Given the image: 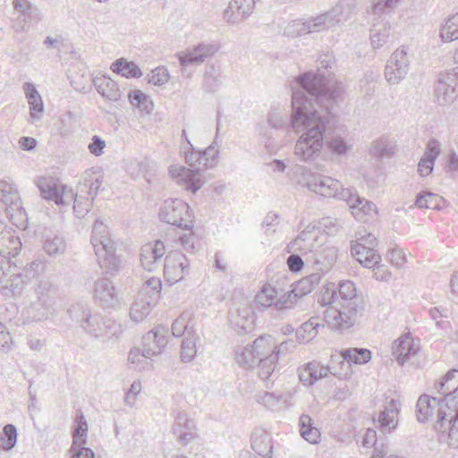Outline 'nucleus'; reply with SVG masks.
I'll use <instances>...</instances> for the list:
<instances>
[{
	"instance_id": "f257e3e1",
	"label": "nucleus",
	"mask_w": 458,
	"mask_h": 458,
	"mask_svg": "<svg viewBox=\"0 0 458 458\" xmlns=\"http://www.w3.org/2000/svg\"><path fill=\"white\" fill-rule=\"evenodd\" d=\"M319 64L316 72L300 74L296 78L299 89L293 90L292 126L295 131H303L295 143L294 154L304 162L320 155L325 136L333 126V110L344 100V84L323 71L331 67L330 59Z\"/></svg>"
},
{
	"instance_id": "f03ea898",
	"label": "nucleus",
	"mask_w": 458,
	"mask_h": 458,
	"mask_svg": "<svg viewBox=\"0 0 458 458\" xmlns=\"http://www.w3.org/2000/svg\"><path fill=\"white\" fill-rule=\"evenodd\" d=\"M90 242L106 275L95 282L94 298L103 308H114L119 302L118 293L107 276H114L118 274L122 267V259L115 252V243L110 238L107 226L100 219L93 224Z\"/></svg>"
},
{
	"instance_id": "7ed1b4c3",
	"label": "nucleus",
	"mask_w": 458,
	"mask_h": 458,
	"mask_svg": "<svg viewBox=\"0 0 458 458\" xmlns=\"http://www.w3.org/2000/svg\"><path fill=\"white\" fill-rule=\"evenodd\" d=\"M70 317L81 324L84 331L97 341L106 343L121 333V327L113 318L100 313H91L81 304L68 310Z\"/></svg>"
},
{
	"instance_id": "20e7f679",
	"label": "nucleus",
	"mask_w": 458,
	"mask_h": 458,
	"mask_svg": "<svg viewBox=\"0 0 458 458\" xmlns=\"http://www.w3.org/2000/svg\"><path fill=\"white\" fill-rule=\"evenodd\" d=\"M344 7L341 4H336L328 12L318 15L310 20H294L287 24L284 34L287 37H301L307 34L319 32L329 29L335 24L346 21V17L343 16Z\"/></svg>"
},
{
	"instance_id": "39448f33",
	"label": "nucleus",
	"mask_w": 458,
	"mask_h": 458,
	"mask_svg": "<svg viewBox=\"0 0 458 458\" xmlns=\"http://www.w3.org/2000/svg\"><path fill=\"white\" fill-rule=\"evenodd\" d=\"M184 156L186 164L191 169L183 166L178 168L171 166L169 173L172 176L181 177L186 184V189L192 193H196L204 184V177L200 174V170L204 169L200 150L190 144L189 149L184 150Z\"/></svg>"
},
{
	"instance_id": "423d86ee",
	"label": "nucleus",
	"mask_w": 458,
	"mask_h": 458,
	"mask_svg": "<svg viewBox=\"0 0 458 458\" xmlns=\"http://www.w3.org/2000/svg\"><path fill=\"white\" fill-rule=\"evenodd\" d=\"M269 337L260 335L250 345L243 348L241 353L236 354L237 363L243 369H250L259 366V377L265 382L268 381L273 374L264 375L263 363L271 351L272 345L267 344Z\"/></svg>"
},
{
	"instance_id": "0eeeda50",
	"label": "nucleus",
	"mask_w": 458,
	"mask_h": 458,
	"mask_svg": "<svg viewBox=\"0 0 458 458\" xmlns=\"http://www.w3.org/2000/svg\"><path fill=\"white\" fill-rule=\"evenodd\" d=\"M158 216L161 221L184 230H191L194 226L189 205L179 199L165 200Z\"/></svg>"
},
{
	"instance_id": "6e6552de",
	"label": "nucleus",
	"mask_w": 458,
	"mask_h": 458,
	"mask_svg": "<svg viewBox=\"0 0 458 458\" xmlns=\"http://www.w3.org/2000/svg\"><path fill=\"white\" fill-rule=\"evenodd\" d=\"M364 311V305L362 304H338L327 308L325 310L324 316L327 325L335 330H345L352 327L359 316H361Z\"/></svg>"
},
{
	"instance_id": "1a4fd4ad",
	"label": "nucleus",
	"mask_w": 458,
	"mask_h": 458,
	"mask_svg": "<svg viewBox=\"0 0 458 458\" xmlns=\"http://www.w3.org/2000/svg\"><path fill=\"white\" fill-rule=\"evenodd\" d=\"M377 242L372 233L358 232L356 240L351 242V252L364 267H374L381 262V256L375 250Z\"/></svg>"
},
{
	"instance_id": "9d476101",
	"label": "nucleus",
	"mask_w": 458,
	"mask_h": 458,
	"mask_svg": "<svg viewBox=\"0 0 458 458\" xmlns=\"http://www.w3.org/2000/svg\"><path fill=\"white\" fill-rule=\"evenodd\" d=\"M410 57L404 47L396 49L390 56L385 68L386 80L390 84H398L403 81L410 68Z\"/></svg>"
},
{
	"instance_id": "9b49d317",
	"label": "nucleus",
	"mask_w": 458,
	"mask_h": 458,
	"mask_svg": "<svg viewBox=\"0 0 458 458\" xmlns=\"http://www.w3.org/2000/svg\"><path fill=\"white\" fill-rule=\"evenodd\" d=\"M434 93L439 106H445L456 98L458 96V67L439 75Z\"/></svg>"
},
{
	"instance_id": "f8f14e48",
	"label": "nucleus",
	"mask_w": 458,
	"mask_h": 458,
	"mask_svg": "<svg viewBox=\"0 0 458 458\" xmlns=\"http://www.w3.org/2000/svg\"><path fill=\"white\" fill-rule=\"evenodd\" d=\"M0 202L5 208L10 220L22 219L26 216L21 199L16 186L6 181H0Z\"/></svg>"
},
{
	"instance_id": "ddd939ff",
	"label": "nucleus",
	"mask_w": 458,
	"mask_h": 458,
	"mask_svg": "<svg viewBox=\"0 0 458 458\" xmlns=\"http://www.w3.org/2000/svg\"><path fill=\"white\" fill-rule=\"evenodd\" d=\"M189 260L184 254L174 251L166 255L164 264V276L170 285L182 280L189 274Z\"/></svg>"
},
{
	"instance_id": "4468645a",
	"label": "nucleus",
	"mask_w": 458,
	"mask_h": 458,
	"mask_svg": "<svg viewBox=\"0 0 458 458\" xmlns=\"http://www.w3.org/2000/svg\"><path fill=\"white\" fill-rule=\"evenodd\" d=\"M88 423L82 412H77L73 428V443L70 448L71 458H95V453L85 447L88 434Z\"/></svg>"
},
{
	"instance_id": "2eb2a0df",
	"label": "nucleus",
	"mask_w": 458,
	"mask_h": 458,
	"mask_svg": "<svg viewBox=\"0 0 458 458\" xmlns=\"http://www.w3.org/2000/svg\"><path fill=\"white\" fill-rule=\"evenodd\" d=\"M37 186L40 196L57 206L67 205L68 193L65 192V186L58 179L54 177H40L37 181Z\"/></svg>"
},
{
	"instance_id": "dca6fc26",
	"label": "nucleus",
	"mask_w": 458,
	"mask_h": 458,
	"mask_svg": "<svg viewBox=\"0 0 458 458\" xmlns=\"http://www.w3.org/2000/svg\"><path fill=\"white\" fill-rule=\"evenodd\" d=\"M324 242H320L314 247V250L308 251L306 262L310 264L313 270L325 274L334 266L337 258V250L335 247H325L318 250Z\"/></svg>"
},
{
	"instance_id": "f3484780",
	"label": "nucleus",
	"mask_w": 458,
	"mask_h": 458,
	"mask_svg": "<svg viewBox=\"0 0 458 458\" xmlns=\"http://www.w3.org/2000/svg\"><path fill=\"white\" fill-rule=\"evenodd\" d=\"M457 391V386H454L448 393L445 394L444 398H432L434 403L438 407L437 420L436 429L440 432L448 431V420L458 410V402L454 394Z\"/></svg>"
},
{
	"instance_id": "a211bd4d",
	"label": "nucleus",
	"mask_w": 458,
	"mask_h": 458,
	"mask_svg": "<svg viewBox=\"0 0 458 458\" xmlns=\"http://www.w3.org/2000/svg\"><path fill=\"white\" fill-rule=\"evenodd\" d=\"M218 50L217 47L209 43H199L192 48L176 53L179 64L185 69L190 65H199Z\"/></svg>"
},
{
	"instance_id": "6ab92c4d",
	"label": "nucleus",
	"mask_w": 458,
	"mask_h": 458,
	"mask_svg": "<svg viewBox=\"0 0 458 458\" xmlns=\"http://www.w3.org/2000/svg\"><path fill=\"white\" fill-rule=\"evenodd\" d=\"M318 233L317 225L310 224L308 225L303 231H301L299 235L292 241L287 248L289 251H301L302 254L307 255L308 251L314 250V247L318 245L320 242H325L326 235Z\"/></svg>"
},
{
	"instance_id": "aec40b11",
	"label": "nucleus",
	"mask_w": 458,
	"mask_h": 458,
	"mask_svg": "<svg viewBox=\"0 0 458 458\" xmlns=\"http://www.w3.org/2000/svg\"><path fill=\"white\" fill-rule=\"evenodd\" d=\"M168 330L165 327H157L142 337V356L150 358L160 354L167 344Z\"/></svg>"
},
{
	"instance_id": "412c9836",
	"label": "nucleus",
	"mask_w": 458,
	"mask_h": 458,
	"mask_svg": "<svg viewBox=\"0 0 458 458\" xmlns=\"http://www.w3.org/2000/svg\"><path fill=\"white\" fill-rule=\"evenodd\" d=\"M173 434L182 445H187L198 437L196 423L186 413L178 412L173 426Z\"/></svg>"
},
{
	"instance_id": "4be33fe9",
	"label": "nucleus",
	"mask_w": 458,
	"mask_h": 458,
	"mask_svg": "<svg viewBox=\"0 0 458 458\" xmlns=\"http://www.w3.org/2000/svg\"><path fill=\"white\" fill-rule=\"evenodd\" d=\"M307 185L310 191L326 198H332L341 188L339 181L322 174H312Z\"/></svg>"
},
{
	"instance_id": "5701e85b",
	"label": "nucleus",
	"mask_w": 458,
	"mask_h": 458,
	"mask_svg": "<svg viewBox=\"0 0 458 458\" xmlns=\"http://www.w3.org/2000/svg\"><path fill=\"white\" fill-rule=\"evenodd\" d=\"M269 337L267 340V344L272 345L271 351L267 353V359L264 360L263 374L267 376L269 374H273L275 371L276 364L280 357V355H284L288 351L295 348V343L293 340H287L282 342L279 345H276L275 341L273 340L271 335H266Z\"/></svg>"
},
{
	"instance_id": "b1692460",
	"label": "nucleus",
	"mask_w": 458,
	"mask_h": 458,
	"mask_svg": "<svg viewBox=\"0 0 458 458\" xmlns=\"http://www.w3.org/2000/svg\"><path fill=\"white\" fill-rule=\"evenodd\" d=\"M416 353L417 349L410 335H402L393 343L392 354L401 366Z\"/></svg>"
},
{
	"instance_id": "393cba45",
	"label": "nucleus",
	"mask_w": 458,
	"mask_h": 458,
	"mask_svg": "<svg viewBox=\"0 0 458 458\" xmlns=\"http://www.w3.org/2000/svg\"><path fill=\"white\" fill-rule=\"evenodd\" d=\"M92 84L98 93L108 101L116 102L122 98V91L117 82L108 76L102 75L94 77L92 79Z\"/></svg>"
},
{
	"instance_id": "a878e982",
	"label": "nucleus",
	"mask_w": 458,
	"mask_h": 458,
	"mask_svg": "<svg viewBox=\"0 0 458 458\" xmlns=\"http://www.w3.org/2000/svg\"><path fill=\"white\" fill-rule=\"evenodd\" d=\"M398 413L399 403L394 399L388 402L385 409L378 413L377 421L384 435L391 433L397 427Z\"/></svg>"
},
{
	"instance_id": "bb28decb",
	"label": "nucleus",
	"mask_w": 458,
	"mask_h": 458,
	"mask_svg": "<svg viewBox=\"0 0 458 458\" xmlns=\"http://www.w3.org/2000/svg\"><path fill=\"white\" fill-rule=\"evenodd\" d=\"M231 323L237 328L239 334H245L253 329L254 313L252 310L244 306L236 311L230 312Z\"/></svg>"
},
{
	"instance_id": "cd10ccee",
	"label": "nucleus",
	"mask_w": 458,
	"mask_h": 458,
	"mask_svg": "<svg viewBox=\"0 0 458 458\" xmlns=\"http://www.w3.org/2000/svg\"><path fill=\"white\" fill-rule=\"evenodd\" d=\"M13 6L19 13V21L24 25L41 20L40 10L29 0H13Z\"/></svg>"
},
{
	"instance_id": "c85d7f7f",
	"label": "nucleus",
	"mask_w": 458,
	"mask_h": 458,
	"mask_svg": "<svg viewBox=\"0 0 458 458\" xmlns=\"http://www.w3.org/2000/svg\"><path fill=\"white\" fill-rule=\"evenodd\" d=\"M439 155L438 142L436 140L429 141L423 157L418 164V173L420 176L425 177L432 173L435 161Z\"/></svg>"
},
{
	"instance_id": "c756f323",
	"label": "nucleus",
	"mask_w": 458,
	"mask_h": 458,
	"mask_svg": "<svg viewBox=\"0 0 458 458\" xmlns=\"http://www.w3.org/2000/svg\"><path fill=\"white\" fill-rule=\"evenodd\" d=\"M23 89L30 105V114L33 120H38L44 113V104L36 86L30 82L23 85Z\"/></svg>"
},
{
	"instance_id": "7c9ffc66",
	"label": "nucleus",
	"mask_w": 458,
	"mask_h": 458,
	"mask_svg": "<svg viewBox=\"0 0 458 458\" xmlns=\"http://www.w3.org/2000/svg\"><path fill=\"white\" fill-rule=\"evenodd\" d=\"M337 294L341 304H362L364 301L357 293V289L353 282L350 280L342 281L338 284Z\"/></svg>"
},
{
	"instance_id": "2f4dec72",
	"label": "nucleus",
	"mask_w": 458,
	"mask_h": 458,
	"mask_svg": "<svg viewBox=\"0 0 458 458\" xmlns=\"http://www.w3.org/2000/svg\"><path fill=\"white\" fill-rule=\"evenodd\" d=\"M18 245L21 247V242L18 238L12 235L6 229V225L0 221V256L5 258L6 255L14 256L17 254Z\"/></svg>"
},
{
	"instance_id": "473e14b6",
	"label": "nucleus",
	"mask_w": 458,
	"mask_h": 458,
	"mask_svg": "<svg viewBox=\"0 0 458 458\" xmlns=\"http://www.w3.org/2000/svg\"><path fill=\"white\" fill-rule=\"evenodd\" d=\"M251 448L261 457H271L273 445L270 436L264 431L255 432L251 436Z\"/></svg>"
},
{
	"instance_id": "72a5a7b5",
	"label": "nucleus",
	"mask_w": 458,
	"mask_h": 458,
	"mask_svg": "<svg viewBox=\"0 0 458 458\" xmlns=\"http://www.w3.org/2000/svg\"><path fill=\"white\" fill-rule=\"evenodd\" d=\"M301 436L310 444H318L320 439V431L314 427L313 420L307 414H301L299 420Z\"/></svg>"
},
{
	"instance_id": "f704fd0d",
	"label": "nucleus",
	"mask_w": 458,
	"mask_h": 458,
	"mask_svg": "<svg viewBox=\"0 0 458 458\" xmlns=\"http://www.w3.org/2000/svg\"><path fill=\"white\" fill-rule=\"evenodd\" d=\"M102 176L98 173H86V176L84 178V182L80 184L78 190H84L83 195L90 199L91 201L95 199L98 193L104 189L102 186Z\"/></svg>"
},
{
	"instance_id": "c9c22d12",
	"label": "nucleus",
	"mask_w": 458,
	"mask_h": 458,
	"mask_svg": "<svg viewBox=\"0 0 458 458\" xmlns=\"http://www.w3.org/2000/svg\"><path fill=\"white\" fill-rule=\"evenodd\" d=\"M111 70L125 78H140L142 76L140 68L133 62L119 58L111 64Z\"/></svg>"
},
{
	"instance_id": "e433bc0d",
	"label": "nucleus",
	"mask_w": 458,
	"mask_h": 458,
	"mask_svg": "<svg viewBox=\"0 0 458 458\" xmlns=\"http://www.w3.org/2000/svg\"><path fill=\"white\" fill-rule=\"evenodd\" d=\"M157 301H152L151 299L148 297L140 296L136 300V301L131 305L130 317L135 322H140L146 318L153 306L157 304Z\"/></svg>"
},
{
	"instance_id": "4c0bfd02",
	"label": "nucleus",
	"mask_w": 458,
	"mask_h": 458,
	"mask_svg": "<svg viewBox=\"0 0 458 458\" xmlns=\"http://www.w3.org/2000/svg\"><path fill=\"white\" fill-rule=\"evenodd\" d=\"M358 200L352 202L351 213L357 220H362L364 216H370L377 214V206L372 201L360 196Z\"/></svg>"
},
{
	"instance_id": "58836bf2",
	"label": "nucleus",
	"mask_w": 458,
	"mask_h": 458,
	"mask_svg": "<svg viewBox=\"0 0 458 458\" xmlns=\"http://www.w3.org/2000/svg\"><path fill=\"white\" fill-rule=\"evenodd\" d=\"M391 26L388 22L382 24H374L370 29V42L374 49H378L384 46L390 36Z\"/></svg>"
},
{
	"instance_id": "ea45409f",
	"label": "nucleus",
	"mask_w": 458,
	"mask_h": 458,
	"mask_svg": "<svg viewBox=\"0 0 458 458\" xmlns=\"http://www.w3.org/2000/svg\"><path fill=\"white\" fill-rule=\"evenodd\" d=\"M293 113V107L292 106V114H291L290 123H288L287 114L285 113L278 112V111L270 112L267 115V121L268 125L271 128H273L275 130H278V131H284L286 128H288V126H290L295 133H301V136L297 140V141H298L301 139V137L303 135V131H295L293 130V128L292 126Z\"/></svg>"
},
{
	"instance_id": "a19ab883",
	"label": "nucleus",
	"mask_w": 458,
	"mask_h": 458,
	"mask_svg": "<svg viewBox=\"0 0 458 458\" xmlns=\"http://www.w3.org/2000/svg\"><path fill=\"white\" fill-rule=\"evenodd\" d=\"M343 359L354 364H365L371 359V352L366 348H346L341 351Z\"/></svg>"
},
{
	"instance_id": "79ce46f5",
	"label": "nucleus",
	"mask_w": 458,
	"mask_h": 458,
	"mask_svg": "<svg viewBox=\"0 0 458 458\" xmlns=\"http://www.w3.org/2000/svg\"><path fill=\"white\" fill-rule=\"evenodd\" d=\"M433 397L428 394H422L420 396L417 404H416V415L417 420L424 423L426 422L430 416L433 414V411L436 407H437L433 400Z\"/></svg>"
},
{
	"instance_id": "37998d69",
	"label": "nucleus",
	"mask_w": 458,
	"mask_h": 458,
	"mask_svg": "<svg viewBox=\"0 0 458 458\" xmlns=\"http://www.w3.org/2000/svg\"><path fill=\"white\" fill-rule=\"evenodd\" d=\"M254 6L255 0H233L229 4L228 9L225 11V15L228 17V21L233 23L235 21L232 20V17L229 16V12H232V15L234 13H237L243 18H247L251 14Z\"/></svg>"
},
{
	"instance_id": "c03bdc74",
	"label": "nucleus",
	"mask_w": 458,
	"mask_h": 458,
	"mask_svg": "<svg viewBox=\"0 0 458 458\" xmlns=\"http://www.w3.org/2000/svg\"><path fill=\"white\" fill-rule=\"evenodd\" d=\"M84 190H78L77 193L73 196L72 193L68 194L67 205L73 199V211L77 217H83L89 211L91 206V200L83 195Z\"/></svg>"
},
{
	"instance_id": "a18cd8bd",
	"label": "nucleus",
	"mask_w": 458,
	"mask_h": 458,
	"mask_svg": "<svg viewBox=\"0 0 458 458\" xmlns=\"http://www.w3.org/2000/svg\"><path fill=\"white\" fill-rule=\"evenodd\" d=\"M318 301L323 307L328 306L327 308L340 304L336 284L335 283H328L323 286L319 293Z\"/></svg>"
},
{
	"instance_id": "49530a36",
	"label": "nucleus",
	"mask_w": 458,
	"mask_h": 458,
	"mask_svg": "<svg viewBox=\"0 0 458 458\" xmlns=\"http://www.w3.org/2000/svg\"><path fill=\"white\" fill-rule=\"evenodd\" d=\"M43 250L50 257L62 255L66 250V242L60 235L47 237L43 242Z\"/></svg>"
},
{
	"instance_id": "de8ad7c7",
	"label": "nucleus",
	"mask_w": 458,
	"mask_h": 458,
	"mask_svg": "<svg viewBox=\"0 0 458 458\" xmlns=\"http://www.w3.org/2000/svg\"><path fill=\"white\" fill-rule=\"evenodd\" d=\"M327 146L336 156H344L352 148L351 141L340 135H332L327 141Z\"/></svg>"
},
{
	"instance_id": "09e8293b",
	"label": "nucleus",
	"mask_w": 458,
	"mask_h": 458,
	"mask_svg": "<svg viewBox=\"0 0 458 458\" xmlns=\"http://www.w3.org/2000/svg\"><path fill=\"white\" fill-rule=\"evenodd\" d=\"M319 369V362L310 361L299 369L300 381L305 386H312L318 381L317 373Z\"/></svg>"
},
{
	"instance_id": "8fccbe9b",
	"label": "nucleus",
	"mask_w": 458,
	"mask_h": 458,
	"mask_svg": "<svg viewBox=\"0 0 458 458\" xmlns=\"http://www.w3.org/2000/svg\"><path fill=\"white\" fill-rule=\"evenodd\" d=\"M131 105L134 107L149 114L152 111L153 104L148 97L140 89L131 90L128 94Z\"/></svg>"
},
{
	"instance_id": "3c124183",
	"label": "nucleus",
	"mask_w": 458,
	"mask_h": 458,
	"mask_svg": "<svg viewBox=\"0 0 458 458\" xmlns=\"http://www.w3.org/2000/svg\"><path fill=\"white\" fill-rule=\"evenodd\" d=\"M17 438V428L13 424H6L0 435V448L4 451H11L15 446Z\"/></svg>"
},
{
	"instance_id": "603ef678",
	"label": "nucleus",
	"mask_w": 458,
	"mask_h": 458,
	"mask_svg": "<svg viewBox=\"0 0 458 458\" xmlns=\"http://www.w3.org/2000/svg\"><path fill=\"white\" fill-rule=\"evenodd\" d=\"M162 284L160 279L151 277L142 285L139 295L142 297H148L152 301H157L160 297V292Z\"/></svg>"
},
{
	"instance_id": "864d4df0",
	"label": "nucleus",
	"mask_w": 458,
	"mask_h": 458,
	"mask_svg": "<svg viewBox=\"0 0 458 458\" xmlns=\"http://www.w3.org/2000/svg\"><path fill=\"white\" fill-rule=\"evenodd\" d=\"M319 327V324L317 322H313L312 320H309L303 323L297 330H296V339L299 343H308L311 339H313L318 334V328Z\"/></svg>"
},
{
	"instance_id": "5fc2aeb1",
	"label": "nucleus",
	"mask_w": 458,
	"mask_h": 458,
	"mask_svg": "<svg viewBox=\"0 0 458 458\" xmlns=\"http://www.w3.org/2000/svg\"><path fill=\"white\" fill-rule=\"evenodd\" d=\"M217 139L218 136L216 135L212 144H210L204 150L200 151L204 169L212 168L217 163V158L219 156V150L216 148Z\"/></svg>"
},
{
	"instance_id": "6e6d98bb",
	"label": "nucleus",
	"mask_w": 458,
	"mask_h": 458,
	"mask_svg": "<svg viewBox=\"0 0 458 458\" xmlns=\"http://www.w3.org/2000/svg\"><path fill=\"white\" fill-rule=\"evenodd\" d=\"M443 39L454 41L458 39V12L448 18L440 31Z\"/></svg>"
},
{
	"instance_id": "4d7b16f0",
	"label": "nucleus",
	"mask_w": 458,
	"mask_h": 458,
	"mask_svg": "<svg viewBox=\"0 0 458 458\" xmlns=\"http://www.w3.org/2000/svg\"><path fill=\"white\" fill-rule=\"evenodd\" d=\"M221 84L220 72L214 67L208 68L203 77V89L207 92H215Z\"/></svg>"
},
{
	"instance_id": "13d9d810",
	"label": "nucleus",
	"mask_w": 458,
	"mask_h": 458,
	"mask_svg": "<svg viewBox=\"0 0 458 458\" xmlns=\"http://www.w3.org/2000/svg\"><path fill=\"white\" fill-rule=\"evenodd\" d=\"M277 297V292L276 288L268 286H263L261 291L257 294V303L263 307L275 306V302Z\"/></svg>"
},
{
	"instance_id": "bf43d9fd",
	"label": "nucleus",
	"mask_w": 458,
	"mask_h": 458,
	"mask_svg": "<svg viewBox=\"0 0 458 458\" xmlns=\"http://www.w3.org/2000/svg\"><path fill=\"white\" fill-rule=\"evenodd\" d=\"M400 0H372L371 6L368 10L370 14L388 13Z\"/></svg>"
},
{
	"instance_id": "052dcab7",
	"label": "nucleus",
	"mask_w": 458,
	"mask_h": 458,
	"mask_svg": "<svg viewBox=\"0 0 458 458\" xmlns=\"http://www.w3.org/2000/svg\"><path fill=\"white\" fill-rule=\"evenodd\" d=\"M181 359L183 362L191 361L197 355V347L195 340L186 338L182 342Z\"/></svg>"
},
{
	"instance_id": "680f3d73",
	"label": "nucleus",
	"mask_w": 458,
	"mask_h": 458,
	"mask_svg": "<svg viewBox=\"0 0 458 458\" xmlns=\"http://www.w3.org/2000/svg\"><path fill=\"white\" fill-rule=\"evenodd\" d=\"M357 442L360 443V445L364 447H372V446H375V449H374V454H372V456L374 454H377V450L379 451V452H383L384 454V458L387 457L386 456V452H385L383 446L381 447V449H379L377 446V432L376 430L372 429V428H367L366 432L364 433V435L361 437V439L360 440H357Z\"/></svg>"
},
{
	"instance_id": "e2e57ef3",
	"label": "nucleus",
	"mask_w": 458,
	"mask_h": 458,
	"mask_svg": "<svg viewBox=\"0 0 458 458\" xmlns=\"http://www.w3.org/2000/svg\"><path fill=\"white\" fill-rule=\"evenodd\" d=\"M191 314L182 313L172 324L171 332L174 337H181L189 327Z\"/></svg>"
},
{
	"instance_id": "0e129e2a",
	"label": "nucleus",
	"mask_w": 458,
	"mask_h": 458,
	"mask_svg": "<svg viewBox=\"0 0 458 458\" xmlns=\"http://www.w3.org/2000/svg\"><path fill=\"white\" fill-rule=\"evenodd\" d=\"M297 300L298 298L293 290L288 291L282 294L279 298L276 297L275 308L278 310L292 309L296 303Z\"/></svg>"
},
{
	"instance_id": "69168bd1",
	"label": "nucleus",
	"mask_w": 458,
	"mask_h": 458,
	"mask_svg": "<svg viewBox=\"0 0 458 458\" xmlns=\"http://www.w3.org/2000/svg\"><path fill=\"white\" fill-rule=\"evenodd\" d=\"M169 80V72L165 67H157L148 75V83L156 86H162Z\"/></svg>"
},
{
	"instance_id": "338daca9",
	"label": "nucleus",
	"mask_w": 458,
	"mask_h": 458,
	"mask_svg": "<svg viewBox=\"0 0 458 458\" xmlns=\"http://www.w3.org/2000/svg\"><path fill=\"white\" fill-rule=\"evenodd\" d=\"M317 230L320 233L322 231L326 234H334L337 232V221L332 217H324L318 222Z\"/></svg>"
},
{
	"instance_id": "774afa93",
	"label": "nucleus",
	"mask_w": 458,
	"mask_h": 458,
	"mask_svg": "<svg viewBox=\"0 0 458 458\" xmlns=\"http://www.w3.org/2000/svg\"><path fill=\"white\" fill-rule=\"evenodd\" d=\"M313 289L314 284L310 283V279H306L303 277L295 284L293 288V292L299 299L311 293Z\"/></svg>"
}]
</instances>
